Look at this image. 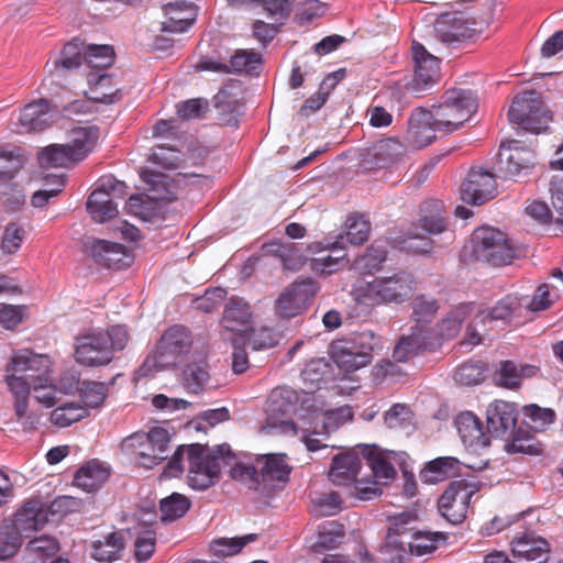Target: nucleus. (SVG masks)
Here are the masks:
<instances>
[{
  "mask_svg": "<svg viewBox=\"0 0 563 563\" xmlns=\"http://www.w3.org/2000/svg\"><path fill=\"white\" fill-rule=\"evenodd\" d=\"M411 53L415 67L411 88L420 92L431 88L440 79V59L416 41L412 42Z\"/></svg>",
  "mask_w": 563,
  "mask_h": 563,
  "instance_id": "obj_15",
  "label": "nucleus"
},
{
  "mask_svg": "<svg viewBox=\"0 0 563 563\" xmlns=\"http://www.w3.org/2000/svg\"><path fill=\"white\" fill-rule=\"evenodd\" d=\"M473 493L465 481L452 482L438 500L441 516L453 525L461 523L466 518Z\"/></svg>",
  "mask_w": 563,
  "mask_h": 563,
  "instance_id": "obj_12",
  "label": "nucleus"
},
{
  "mask_svg": "<svg viewBox=\"0 0 563 563\" xmlns=\"http://www.w3.org/2000/svg\"><path fill=\"white\" fill-rule=\"evenodd\" d=\"M126 212L142 220L150 219L155 209V202L145 195H132L126 201Z\"/></svg>",
  "mask_w": 563,
  "mask_h": 563,
  "instance_id": "obj_64",
  "label": "nucleus"
},
{
  "mask_svg": "<svg viewBox=\"0 0 563 563\" xmlns=\"http://www.w3.org/2000/svg\"><path fill=\"white\" fill-rule=\"evenodd\" d=\"M9 521L13 523L24 537H29V533L43 529L51 522V518H47L44 504L38 499H32L26 501L14 514L13 519Z\"/></svg>",
  "mask_w": 563,
  "mask_h": 563,
  "instance_id": "obj_22",
  "label": "nucleus"
},
{
  "mask_svg": "<svg viewBox=\"0 0 563 563\" xmlns=\"http://www.w3.org/2000/svg\"><path fill=\"white\" fill-rule=\"evenodd\" d=\"M386 249L380 244L374 243L366 250L363 255L357 256L354 260V266L356 269L365 274H372L380 269L382 264L386 261Z\"/></svg>",
  "mask_w": 563,
  "mask_h": 563,
  "instance_id": "obj_49",
  "label": "nucleus"
},
{
  "mask_svg": "<svg viewBox=\"0 0 563 563\" xmlns=\"http://www.w3.org/2000/svg\"><path fill=\"white\" fill-rule=\"evenodd\" d=\"M255 534H247L242 538H222L211 543V550L214 555L230 556L239 553L249 542L254 541Z\"/></svg>",
  "mask_w": 563,
  "mask_h": 563,
  "instance_id": "obj_57",
  "label": "nucleus"
},
{
  "mask_svg": "<svg viewBox=\"0 0 563 563\" xmlns=\"http://www.w3.org/2000/svg\"><path fill=\"white\" fill-rule=\"evenodd\" d=\"M539 368L531 364H520L507 360L500 361L498 367L493 374V379L497 386L507 389H518L522 378H530L537 375Z\"/></svg>",
  "mask_w": 563,
  "mask_h": 563,
  "instance_id": "obj_27",
  "label": "nucleus"
},
{
  "mask_svg": "<svg viewBox=\"0 0 563 563\" xmlns=\"http://www.w3.org/2000/svg\"><path fill=\"white\" fill-rule=\"evenodd\" d=\"M88 416V409L79 402H65L56 407L49 420L58 428H66Z\"/></svg>",
  "mask_w": 563,
  "mask_h": 563,
  "instance_id": "obj_42",
  "label": "nucleus"
},
{
  "mask_svg": "<svg viewBox=\"0 0 563 563\" xmlns=\"http://www.w3.org/2000/svg\"><path fill=\"white\" fill-rule=\"evenodd\" d=\"M405 152V146L396 139L379 140L365 148L362 161L367 168H384L398 162Z\"/></svg>",
  "mask_w": 563,
  "mask_h": 563,
  "instance_id": "obj_19",
  "label": "nucleus"
},
{
  "mask_svg": "<svg viewBox=\"0 0 563 563\" xmlns=\"http://www.w3.org/2000/svg\"><path fill=\"white\" fill-rule=\"evenodd\" d=\"M445 208L441 200L432 199L424 201L420 207V217L413 229L408 232V240H420L421 245L416 250L428 252L431 249V241L424 239L418 230L427 234H440L446 230Z\"/></svg>",
  "mask_w": 563,
  "mask_h": 563,
  "instance_id": "obj_10",
  "label": "nucleus"
},
{
  "mask_svg": "<svg viewBox=\"0 0 563 563\" xmlns=\"http://www.w3.org/2000/svg\"><path fill=\"white\" fill-rule=\"evenodd\" d=\"M318 291L317 283L311 278L298 279L288 286L275 301V312L283 319L299 316L307 309Z\"/></svg>",
  "mask_w": 563,
  "mask_h": 563,
  "instance_id": "obj_9",
  "label": "nucleus"
},
{
  "mask_svg": "<svg viewBox=\"0 0 563 563\" xmlns=\"http://www.w3.org/2000/svg\"><path fill=\"white\" fill-rule=\"evenodd\" d=\"M483 314L474 302H464L454 307L440 322V334L445 338H454L461 330L462 323L472 314Z\"/></svg>",
  "mask_w": 563,
  "mask_h": 563,
  "instance_id": "obj_34",
  "label": "nucleus"
},
{
  "mask_svg": "<svg viewBox=\"0 0 563 563\" xmlns=\"http://www.w3.org/2000/svg\"><path fill=\"white\" fill-rule=\"evenodd\" d=\"M417 521V516L412 512L405 511L388 517V530L386 537L408 540L413 533V523Z\"/></svg>",
  "mask_w": 563,
  "mask_h": 563,
  "instance_id": "obj_51",
  "label": "nucleus"
},
{
  "mask_svg": "<svg viewBox=\"0 0 563 563\" xmlns=\"http://www.w3.org/2000/svg\"><path fill=\"white\" fill-rule=\"evenodd\" d=\"M362 468V459L353 452H347L333 457L329 470V479L335 486L350 487Z\"/></svg>",
  "mask_w": 563,
  "mask_h": 563,
  "instance_id": "obj_28",
  "label": "nucleus"
},
{
  "mask_svg": "<svg viewBox=\"0 0 563 563\" xmlns=\"http://www.w3.org/2000/svg\"><path fill=\"white\" fill-rule=\"evenodd\" d=\"M191 346L192 335L186 327L179 324L169 327L164 331L143 366L150 371L172 368L184 360Z\"/></svg>",
  "mask_w": 563,
  "mask_h": 563,
  "instance_id": "obj_4",
  "label": "nucleus"
},
{
  "mask_svg": "<svg viewBox=\"0 0 563 563\" xmlns=\"http://www.w3.org/2000/svg\"><path fill=\"white\" fill-rule=\"evenodd\" d=\"M487 430L496 438H509L516 430L518 410L511 402L495 400L486 410Z\"/></svg>",
  "mask_w": 563,
  "mask_h": 563,
  "instance_id": "obj_18",
  "label": "nucleus"
},
{
  "mask_svg": "<svg viewBox=\"0 0 563 563\" xmlns=\"http://www.w3.org/2000/svg\"><path fill=\"white\" fill-rule=\"evenodd\" d=\"M497 192L496 176L482 167L471 168L461 185V198L465 203L481 206Z\"/></svg>",
  "mask_w": 563,
  "mask_h": 563,
  "instance_id": "obj_13",
  "label": "nucleus"
},
{
  "mask_svg": "<svg viewBox=\"0 0 563 563\" xmlns=\"http://www.w3.org/2000/svg\"><path fill=\"white\" fill-rule=\"evenodd\" d=\"M57 110L46 99H40L23 107L19 115V132L43 131L52 124Z\"/></svg>",
  "mask_w": 563,
  "mask_h": 563,
  "instance_id": "obj_20",
  "label": "nucleus"
},
{
  "mask_svg": "<svg viewBox=\"0 0 563 563\" xmlns=\"http://www.w3.org/2000/svg\"><path fill=\"white\" fill-rule=\"evenodd\" d=\"M87 81L90 85L93 100L101 103H113L120 100V89L112 85V78L109 74L90 71L87 75Z\"/></svg>",
  "mask_w": 563,
  "mask_h": 563,
  "instance_id": "obj_35",
  "label": "nucleus"
},
{
  "mask_svg": "<svg viewBox=\"0 0 563 563\" xmlns=\"http://www.w3.org/2000/svg\"><path fill=\"white\" fill-rule=\"evenodd\" d=\"M23 534L11 523L4 520L0 523V560L12 558L22 545Z\"/></svg>",
  "mask_w": 563,
  "mask_h": 563,
  "instance_id": "obj_44",
  "label": "nucleus"
},
{
  "mask_svg": "<svg viewBox=\"0 0 563 563\" xmlns=\"http://www.w3.org/2000/svg\"><path fill=\"white\" fill-rule=\"evenodd\" d=\"M437 536L430 532H413L407 540L409 553L422 556L432 553L437 549Z\"/></svg>",
  "mask_w": 563,
  "mask_h": 563,
  "instance_id": "obj_58",
  "label": "nucleus"
},
{
  "mask_svg": "<svg viewBox=\"0 0 563 563\" xmlns=\"http://www.w3.org/2000/svg\"><path fill=\"white\" fill-rule=\"evenodd\" d=\"M230 476L232 479L240 482L250 489L260 492L263 495L261 473L256 466L236 462L230 470Z\"/></svg>",
  "mask_w": 563,
  "mask_h": 563,
  "instance_id": "obj_50",
  "label": "nucleus"
},
{
  "mask_svg": "<svg viewBox=\"0 0 563 563\" xmlns=\"http://www.w3.org/2000/svg\"><path fill=\"white\" fill-rule=\"evenodd\" d=\"M59 549L58 540L48 534L36 537L26 544L27 552L42 560L54 556Z\"/></svg>",
  "mask_w": 563,
  "mask_h": 563,
  "instance_id": "obj_56",
  "label": "nucleus"
},
{
  "mask_svg": "<svg viewBox=\"0 0 563 563\" xmlns=\"http://www.w3.org/2000/svg\"><path fill=\"white\" fill-rule=\"evenodd\" d=\"M191 503L188 497L179 493H173L159 503L161 519L163 522L175 521L186 515Z\"/></svg>",
  "mask_w": 563,
  "mask_h": 563,
  "instance_id": "obj_41",
  "label": "nucleus"
},
{
  "mask_svg": "<svg viewBox=\"0 0 563 563\" xmlns=\"http://www.w3.org/2000/svg\"><path fill=\"white\" fill-rule=\"evenodd\" d=\"M228 65L230 73L257 74L262 65V55L254 49H238Z\"/></svg>",
  "mask_w": 563,
  "mask_h": 563,
  "instance_id": "obj_48",
  "label": "nucleus"
},
{
  "mask_svg": "<svg viewBox=\"0 0 563 563\" xmlns=\"http://www.w3.org/2000/svg\"><path fill=\"white\" fill-rule=\"evenodd\" d=\"M432 339V330L422 325L418 330L411 328V333L404 335L397 342L393 356L398 362H407L416 356L419 351L426 349Z\"/></svg>",
  "mask_w": 563,
  "mask_h": 563,
  "instance_id": "obj_31",
  "label": "nucleus"
},
{
  "mask_svg": "<svg viewBox=\"0 0 563 563\" xmlns=\"http://www.w3.org/2000/svg\"><path fill=\"white\" fill-rule=\"evenodd\" d=\"M457 459L452 456H441L428 462L421 471V478L428 483L443 481L446 477L455 475L460 467Z\"/></svg>",
  "mask_w": 563,
  "mask_h": 563,
  "instance_id": "obj_37",
  "label": "nucleus"
},
{
  "mask_svg": "<svg viewBox=\"0 0 563 563\" xmlns=\"http://www.w3.org/2000/svg\"><path fill=\"white\" fill-rule=\"evenodd\" d=\"M48 357L24 349L16 352L7 367L5 382L14 398L29 397L37 372L48 368Z\"/></svg>",
  "mask_w": 563,
  "mask_h": 563,
  "instance_id": "obj_6",
  "label": "nucleus"
},
{
  "mask_svg": "<svg viewBox=\"0 0 563 563\" xmlns=\"http://www.w3.org/2000/svg\"><path fill=\"white\" fill-rule=\"evenodd\" d=\"M486 367L481 361H467L455 368L454 380L461 386H475L485 379Z\"/></svg>",
  "mask_w": 563,
  "mask_h": 563,
  "instance_id": "obj_47",
  "label": "nucleus"
},
{
  "mask_svg": "<svg viewBox=\"0 0 563 563\" xmlns=\"http://www.w3.org/2000/svg\"><path fill=\"white\" fill-rule=\"evenodd\" d=\"M91 255L96 263L110 269H122L132 263L125 246L108 241H97L91 247Z\"/></svg>",
  "mask_w": 563,
  "mask_h": 563,
  "instance_id": "obj_26",
  "label": "nucleus"
},
{
  "mask_svg": "<svg viewBox=\"0 0 563 563\" xmlns=\"http://www.w3.org/2000/svg\"><path fill=\"white\" fill-rule=\"evenodd\" d=\"M508 118L511 123L536 134L545 131L552 120L541 95L536 90H527L516 96L509 108Z\"/></svg>",
  "mask_w": 563,
  "mask_h": 563,
  "instance_id": "obj_7",
  "label": "nucleus"
},
{
  "mask_svg": "<svg viewBox=\"0 0 563 563\" xmlns=\"http://www.w3.org/2000/svg\"><path fill=\"white\" fill-rule=\"evenodd\" d=\"M533 151L522 142L501 143L498 153L499 172L504 178H514L533 166Z\"/></svg>",
  "mask_w": 563,
  "mask_h": 563,
  "instance_id": "obj_14",
  "label": "nucleus"
},
{
  "mask_svg": "<svg viewBox=\"0 0 563 563\" xmlns=\"http://www.w3.org/2000/svg\"><path fill=\"white\" fill-rule=\"evenodd\" d=\"M166 20L162 23V31L183 33L188 31L198 16V8L192 2L178 0L163 7Z\"/></svg>",
  "mask_w": 563,
  "mask_h": 563,
  "instance_id": "obj_21",
  "label": "nucleus"
},
{
  "mask_svg": "<svg viewBox=\"0 0 563 563\" xmlns=\"http://www.w3.org/2000/svg\"><path fill=\"white\" fill-rule=\"evenodd\" d=\"M99 137L97 126H78L71 129L69 141L65 145L76 163L82 161L90 153Z\"/></svg>",
  "mask_w": 563,
  "mask_h": 563,
  "instance_id": "obj_33",
  "label": "nucleus"
},
{
  "mask_svg": "<svg viewBox=\"0 0 563 563\" xmlns=\"http://www.w3.org/2000/svg\"><path fill=\"white\" fill-rule=\"evenodd\" d=\"M65 144L46 146L38 153V164L43 168L66 167L76 163Z\"/></svg>",
  "mask_w": 563,
  "mask_h": 563,
  "instance_id": "obj_46",
  "label": "nucleus"
},
{
  "mask_svg": "<svg viewBox=\"0 0 563 563\" xmlns=\"http://www.w3.org/2000/svg\"><path fill=\"white\" fill-rule=\"evenodd\" d=\"M24 239V228L15 222H10L7 224L3 232L1 250L5 254H14L21 247Z\"/></svg>",
  "mask_w": 563,
  "mask_h": 563,
  "instance_id": "obj_61",
  "label": "nucleus"
},
{
  "mask_svg": "<svg viewBox=\"0 0 563 563\" xmlns=\"http://www.w3.org/2000/svg\"><path fill=\"white\" fill-rule=\"evenodd\" d=\"M380 552L385 563H404L409 554L407 540L386 537Z\"/></svg>",
  "mask_w": 563,
  "mask_h": 563,
  "instance_id": "obj_60",
  "label": "nucleus"
},
{
  "mask_svg": "<svg viewBox=\"0 0 563 563\" xmlns=\"http://www.w3.org/2000/svg\"><path fill=\"white\" fill-rule=\"evenodd\" d=\"M114 56V49L111 45L85 43V63L90 68H96L99 73H102L104 68L113 64Z\"/></svg>",
  "mask_w": 563,
  "mask_h": 563,
  "instance_id": "obj_45",
  "label": "nucleus"
},
{
  "mask_svg": "<svg viewBox=\"0 0 563 563\" xmlns=\"http://www.w3.org/2000/svg\"><path fill=\"white\" fill-rule=\"evenodd\" d=\"M181 385L189 393L199 395L211 387L210 365L206 357L191 361L181 373Z\"/></svg>",
  "mask_w": 563,
  "mask_h": 563,
  "instance_id": "obj_30",
  "label": "nucleus"
},
{
  "mask_svg": "<svg viewBox=\"0 0 563 563\" xmlns=\"http://www.w3.org/2000/svg\"><path fill=\"white\" fill-rule=\"evenodd\" d=\"M511 552L519 563H543L549 552V543L541 537L523 533L511 541Z\"/></svg>",
  "mask_w": 563,
  "mask_h": 563,
  "instance_id": "obj_25",
  "label": "nucleus"
},
{
  "mask_svg": "<svg viewBox=\"0 0 563 563\" xmlns=\"http://www.w3.org/2000/svg\"><path fill=\"white\" fill-rule=\"evenodd\" d=\"M76 361L85 366H102L113 360L110 338L103 332H93L76 339Z\"/></svg>",
  "mask_w": 563,
  "mask_h": 563,
  "instance_id": "obj_11",
  "label": "nucleus"
},
{
  "mask_svg": "<svg viewBox=\"0 0 563 563\" xmlns=\"http://www.w3.org/2000/svg\"><path fill=\"white\" fill-rule=\"evenodd\" d=\"M247 332V341L253 350L272 349L278 343V334L271 328H260L257 330L250 329Z\"/></svg>",
  "mask_w": 563,
  "mask_h": 563,
  "instance_id": "obj_62",
  "label": "nucleus"
},
{
  "mask_svg": "<svg viewBox=\"0 0 563 563\" xmlns=\"http://www.w3.org/2000/svg\"><path fill=\"white\" fill-rule=\"evenodd\" d=\"M455 424L465 446L478 451L489 445L490 441L484 431L483 423L473 412H461L455 419Z\"/></svg>",
  "mask_w": 563,
  "mask_h": 563,
  "instance_id": "obj_24",
  "label": "nucleus"
},
{
  "mask_svg": "<svg viewBox=\"0 0 563 563\" xmlns=\"http://www.w3.org/2000/svg\"><path fill=\"white\" fill-rule=\"evenodd\" d=\"M349 263L346 253L336 246L332 247L329 253L321 254L313 260V268L320 271L322 274H332L345 266Z\"/></svg>",
  "mask_w": 563,
  "mask_h": 563,
  "instance_id": "obj_52",
  "label": "nucleus"
},
{
  "mask_svg": "<svg viewBox=\"0 0 563 563\" xmlns=\"http://www.w3.org/2000/svg\"><path fill=\"white\" fill-rule=\"evenodd\" d=\"M472 242L475 257L496 267L511 264L523 253L507 239L504 232L489 227L477 229Z\"/></svg>",
  "mask_w": 563,
  "mask_h": 563,
  "instance_id": "obj_5",
  "label": "nucleus"
},
{
  "mask_svg": "<svg viewBox=\"0 0 563 563\" xmlns=\"http://www.w3.org/2000/svg\"><path fill=\"white\" fill-rule=\"evenodd\" d=\"M346 241L353 245L364 243L369 235L371 223L363 216L353 214L346 219Z\"/></svg>",
  "mask_w": 563,
  "mask_h": 563,
  "instance_id": "obj_54",
  "label": "nucleus"
},
{
  "mask_svg": "<svg viewBox=\"0 0 563 563\" xmlns=\"http://www.w3.org/2000/svg\"><path fill=\"white\" fill-rule=\"evenodd\" d=\"M252 311L242 298H231L224 307L221 327L225 332L243 335L251 329Z\"/></svg>",
  "mask_w": 563,
  "mask_h": 563,
  "instance_id": "obj_23",
  "label": "nucleus"
},
{
  "mask_svg": "<svg viewBox=\"0 0 563 563\" xmlns=\"http://www.w3.org/2000/svg\"><path fill=\"white\" fill-rule=\"evenodd\" d=\"M440 306L435 299L429 298L424 295L417 296L412 301V318L415 325L411 328L419 329L422 325L431 330V322L433 321Z\"/></svg>",
  "mask_w": 563,
  "mask_h": 563,
  "instance_id": "obj_43",
  "label": "nucleus"
},
{
  "mask_svg": "<svg viewBox=\"0 0 563 563\" xmlns=\"http://www.w3.org/2000/svg\"><path fill=\"white\" fill-rule=\"evenodd\" d=\"M438 33L443 42H462L481 34L482 26L462 12L445 14L438 22Z\"/></svg>",
  "mask_w": 563,
  "mask_h": 563,
  "instance_id": "obj_17",
  "label": "nucleus"
},
{
  "mask_svg": "<svg viewBox=\"0 0 563 563\" xmlns=\"http://www.w3.org/2000/svg\"><path fill=\"white\" fill-rule=\"evenodd\" d=\"M124 547L125 540L123 532L111 531L91 542L90 554L98 562L112 563L120 559Z\"/></svg>",
  "mask_w": 563,
  "mask_h": 563,
  "instance_id": "obj_32",
  "label": "nucleus"
},
{
  "mask_svg": "<svg viewBox=\"0 0 563 563\" xmlns=\"http://www.w3.org/2000/svg\"><path fill=\"white\" fill-rule=\"evenodd\" d=\"M523 415L529 419L531 429L543 431L555 421L556 415L553 409L541 408L538 405H527L523 407Z\"/></svg>",
  "mask_w": 563,
  "mask_h": 563,
  "instance_id": "obj_53",
  "label": "nucleus"
},
{
  "mask_svg": "<svg viewBox=\"0 0 563 563\" xmlns=\"http://www.w3.org/2000/svg\"><path fill=\"white\" fill-rule=\"evenodd\" d=\"M86 208L91 218L97 222H106L118 214L117 205L107 194L93 190L86 202Z\"/></svg>",
  "mask_w": 563,
  "mask_h": 563,
  "instance_id": "obj_39",
  "label": "nucleus"
},
{
  "mask_svg": "<svg viewBox=\"0 0 563 563\" xmlns=\"http://www.w3.org/2000/svg\"><path fill=\"white\" fill-rule=\"evenodd\" d=\"M77 389L80 393L81 400L84 402V407L88 409L100 406L107 395V386L104 383L99 382H82L80 386H77Z\"/></svg>",
  "mask_w": 563,
  "mask_h": 563,
  "instance_id": "obj_55",
  "label": "nucleus"
},
{
  "mask_svg": "<svg viewBox=\"0 0 563 563\" xmlns=\"http://www.w3.org/2000/svg\"><path fill=\"white\" fill-rule=\"evenodd\" d=\"M373 340L374 335L366 332L351 339L334 340L329 346V354L339 368L354 372L372 362Z\"/></svg>",
  "mask_w": 563,
  "mask_h": 563,
  "instance_id": "obj_8",
  "label": "nucleus"
},
{
  "mask_svg": "<svg viewBox=\"0 0 563 563\" xmlns=\"http://www.w3.org/2000/svg\"><path fill=\"white\" fill-rule=\"evenodd\" d=\"M260 466L263 495L268 496L289 479L291 466L285 454H266L256 460Z\"/></svg>",
  "mask_w": 563,
  "mask_h": 563,
  "instance_id": "obj_16",
  "label": "nucleus"
},
{
  "mask_svg": "<svg viewBox=\"0 0 563 563\" xmlns=\"http://www.w3.org/2000/svg\"><path fill=\"white\" fill-rule=\"evenodd\" d=\"M181 161L180 152L165 144H158L156 150L150 155V162L164 169H176Z\"/></svg>",
  "mask_w": 563,
  "mask_h": 563,
  "instance_id": "obj_59",
  "label": "nucleus"
},
{
  "mask_svg": "<svg viewBox=\"0 0 563 563\" xmlns=\"http://www.w3.org/2000/svg\"><path fill=\"white\" fill-rule=\"evenodd\" d=\"M415 288L411 274L399 272L388 277H376L371 282H361L352 295L356 302L364 306H379L389 302H401Z\"/></svg>",
  "mask_w": 563,
  "mask_h": 563,
  "instance_id": "obj_3",
  "label": "nucleus"
},
{
  "mask_svg": "<svg viewBox=\"0 0 563 563\" xmlns=\"http://www.w3.org/2000/svg\"><path fill=\"white\" fill-rule=\"evenodd\" d=\"M85 62V42L79 38H74L66 43L60 51V54L53 62L51 74L62 79L67 73H70L81 66Z\"/></svg>",
  "mask_w": 563,
  "mask_h": 563,
  "instance_id": "obj_29",
  "label": "nucleus"
},
{
  "mask_svg": "<svg viewBox=\"0 0 563 563\" xmlns=\"http://www.w3.org/2000/svg\"><path fill=\"white\" fill-rule=\"evenodd\" d=\"M209 110V102L203 98H194L176 104V113L183 120L201 118Z\"/></svg>",
  "mask_w": 563,
  "mask_h": 563,
  "instance_id": "obj_63",
  "label": "nucleus"
},
{
  "mask_svg": "<svg viewBox=\"0 0 563 563\" xmlns=\"http://www.w3.org/2000/svg\"><path fill=\"white\" fill-rule=\"evenodd\" d=\"M422 120L412 115L409 120L407 135L409 141L418 148L431 144L435 139V132L439 131L429 117H421Z\"/></svg>",
  "mask_w": 563,
  "mask_h": 563,
  "instance_id": "obj_38",
  "label": "nucleus"
},
{
  "mask_svg": "<svg viewBox=\"0 0 563 563\" xmlns=\"http://www.w3.org/2000/svg\"><path fill=\"white\" fill-rule=\"evenodd\" d=\"M109 471L99 462H89L75 474L74 484L86 490L93 492L102 486L109 478Z\"/></svg>",
  "mask_w": 563,
  "mask_h": 563,
  "instance_id": "obj_36",
  "label": "nucleus"
},
{
  "mask_svg": "<svg viewBox=\"0 0 563 563\" xmlns=\"http://www.w3.org/2000/svg\"><path fill=\"white\" fill-rule=\"evenodd\" d=\"M285 429L291 430L295 434H300L307 449L309 451H318L322 448H327V444H322L321 440L312 438L311 435H328L319 424V416H313L309 421L303 420V424L298 428L295 422L287 421L284 423Z\"/></svg>",
  "mask_w": 563,
  "mask_h": 563,
  "instance_id": "obj_40",
  "label": "nucleus"
},
{
  "mask_svg": "<svg viewBox=\"0 0 563 563\" xmlns=\"http://www.w3.org/2000/svg\"><path fill=\"white\" fill-rule=\"evenodd\" d=\"M476 110L477 101L472 90L450 89L444 92L442 102L418 115L432 119L439 132L451 133L468 121Z\"/></svg>",
  "mask_w": 563,
  "mask_h": 563,
  "instance_id": "obj_2",
  "label": "nucleus"
},
{
  "mask_svg": "<svg viewBox=\"0 0 563 563\" xmlns=\"http://www.w3.org/2000/svg\"><path fill=\"white\" fill-rule=\"evenodd\" d=\"M234 459L228 444L209 450L199 443L180 445L164 470L167 477H178L184 472L183 462L188 464L187 483L196 490H206L213 486L221 474L222 464H229Z\"/></svg>",
  "mask_w": 563,
  "mask_h": 563,
  "instance_id": "obj_1",
  "label": "nucleus"
}]
</instances>
